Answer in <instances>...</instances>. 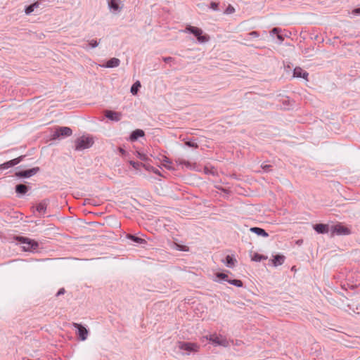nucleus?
Masks as SVG:
<instances>
[{
	"mask_svg": "<svg viewBox=\"0 0 360 360\" xmlns=\"http://www.w3.org/2000/svg\"><path fill=\"white\" fill-rule=\"evenodd\" d=\"M352 13L355 15H360V8H354Z\"/></svg>",
	"mask_w": 360,
	"mask_h": 360,
	"instance_id": "obj_37",
	"label": "nucleus"
},
{
	"mask_svg": "<svg viewBox=\"0 0 360 360\" xmlns=\"http://www.w3.org/2000/svg\"><path fill=\"white\" fill-rule=\"evenodd\" d=\"M186 32L193 34L200 44L206 43L210 40V37L207 34H203L202 30L197 27L189 25L186 28Z\"/></svg>",
	"mask_w": 360,
	"mask_h": 360,
	"instance_id": "obj_2",
	"label": "nucleus"
},
{
	"mask_svg": "<svg viewBox=\"0 0 360 360\" xmlns=\"http://www.w3.org/2000/svg\"><path fill=\"white\" fill-rule=\"evenodd\" d=\"M108 4L110 10L113 13L119 12L122 8L120 0H108Z\"/></svg>",
	"mask_w": 360,
	"mask_h": 360,
	"instance_id": "obj_12",
	"label": "nucleus"
},
{
	"mask_svg": "<svg viewBox=\"0 0 360 360\" xmlns=\"http://www.w3.org/2000/svg\"><path fill=\"white\" fill-rule=\"evenodd\" d=\"M271 166L270 165H267V164H262V168L265 171V172H269L270 170V167Z\"/></svg>",
	"mask_w": 360,
	"mask_h": 360,
	"instance_id": "obj_36",
	"label": "nucleus"
},
{
	"mask_svg": "<svg viewBox=\"0 0 360 360\" xmlns=\"http://www.w3.org/2000/svg\"><path fill=\"white\" fill-rule=\"evenodd\" d=\"M218 7H219V4L218 3H216V2H212L210 4V8L214 10V11H217L218 9Z\"/></svg>",
	"mask_w": 360,
	"mask_h": 360,
	"instance_id": "obj_34",
	"label": "nucleus"
},
{
	"mask_svg": "<svg viewBox=\"0 0 360 360\" xmlns=\"http://www.w3.org/2000/svg\"><path fill=\"white\" fill-rule=\"evenodd\" d=\"M250 35L254 37H257L259 36L258 33L257 32H252L250 33Z\"/></svg>",
	"mask_w": 360,
	"mask_h": 360,
	"instance_id": "obj_41",
	"label": "nucleus"
},
{
	"mask_svg": "<svg viewBox=\"0 0 360 360\" xmlns=\"http://www.w3.org/2000/svg\"><path fill=\"white\" fill-rule=\"evenodd\" d=\"M145 136V132L142 129H135L133 131L129 136V139L131 141H136L139 138L143 137Z\"/></svg>",
	"mask_w": 360,
	"mask_h": 360,
	"instance_id": "obj_17",
	"label": "nucleus"
},
{
	"mask_svg": "<svg viewBox=\"0 0 360 360\" xmlns=\"http://www.w3.org/2000/svg\"><path fill=\"white\" fill-rule=\"evenodd\" d=\"M65 292V289L63 288H62L59 289V290L57 292L56 295V297H58L61 295H63Z\"/></svg>",
	"mask_w": 360,
	"mask_h": 360,
	"instance_id": "obj_38",
	"label": "nucleus"
},
{
	"mask_svg": "<svg viewBox=\"0 0 360 360\" xmlns=\"http://www.w3.org/2000/svg\"><path fill=\"white\" fill-rule=\"evenodd\" d=\"M48 205V200H43L36 207V210L38 212L44 214L46 211Z\"/></svg>",
	"mask_w": 360,
	"mask_h": 360,
	"instance_id": "obj_19",
	"label": "nucleus"
},
{
	"mask_svg": "<svg viewBox=\"0 0 360 360\" xmlns=\"http://www.w3.org/2000/svg\"><path fill=\"white\" fill-rule=\"evenodd\" d=\"M205 173H207V174H214V173H213V172H208V170H207V169L206 167L205 168Z\"/></svg>",
	"mask_w": 360,
	"mask_h": 360,
	"instance_id": "obj_42",
	"label": "nucleus"
},
{
	"mask_svg": "<svg viewBox=\"0 0 360 360\" xmlns=\"http://www.w3.org/2000/svg\"><path fill=\"white\" fill-rule=\"evenodd\" d=\"M179 250H182V251H186V250L185 248H179Z\"/></svg>",
	"mask_w": 360,
	"mask_h": 360,
	"instance_id": "obj_44",
	"label": "nucleus"
},
{
	"mask_svg": "<svg viewBox=\"0 0 360 360\" xmlns=\"http://www.w3.org/2000/svg\"><path fill=\"white\" fill-rule=\"evenodd\" d=\"M40 169L38 167L32 169L16 172L15 175L18 178H30L39 172Z\"/></svg>",
	"mask_w": 360,
	"mask_h": 360,
	"instance_id": "obj_8",
	"label": "nucleus"
},
{
	"mask_svg": "<svg viewBox=\"0 0 360 360\" xmlns=\"http://www.w3.org/2000/svg\"><path fill=\"white\" fill-rule=\"evenodd\" d=\"M235 262L236 259L231 255H227L225 258V264L227 267L232 268Z\"/></svg>",
	"mask_w": 360,
	"mask_h": 360,
	"instance_id": "obj_23",
	"label": "nucleus"
},
{
	"mask_svg": "<svg viewBox=\"0 0 360 360\" xmlns=\"http://www.w3.org/2000/svg\"><path fill=\"white\" fill-rule=\"evenodd\" d=\"M228 283L239 288L243 287V285L242 281L238 279H229V281H228Z\"/></svg>",
	"mask_w": 360,
	"mask_h": 360,
	"instance_id": "obj_26",
	"label": "nucleus"
},
{
	"mask_svg": "<svg viewBox=\"0 0 360 360\" xmlns=\"http://www.w3.org/2000/svg\"><path fill=\"white\" fill-rule=\"evenodd\" d=\"M164 161H165V162H168V163H169V162H169V159H168L167 158H166V157L165 158V160H164Z\"/></svg>",
	"mask_w": 360,
	"mask_h": 360,
	"instance_id": "obj_43",
	"label": "nucleus"
},
{
	"mask_svg": "<svg viewBox=\"0 0 360 360\" xmlns=\"http://www.w3.org/2000/svg\"><path fill=\"white\" fill-rule=\"evenodd\" d=\"M120 64V59L117 58H112L110 60H108L105 65H101L103 68H113L118 67Z\"/></svg>",
	"mask_w": 360,
	"mask_h": 360,
	"instance_id": "obj_16",
	"label": "nucleus"
},
{
	"mask_svg": "<svg viewBox=\"0 0 360 360\" xmlns=\"http://www.w3.org/2000/svg\"><path fill=\"white\" fill-rule=\"evenodd\" d=\"M94 144V140L91 137L82 136L75 141V150H82L89 148Z\"/></svg>",
	"mask_w": 360,
	"mask_h": 360,
	"instance_id": "obj_3",
	"label": "nucleus"
},
{
	"mask_svg": "<svg viewBox=\"0 0 360 360\" xmlns=\"http://www.w3.org/2000/svg\"><path fill=\"white\" fill-rule=\"evenodd\" d=\"M351 233V231L346 226H342L341 224H338L331 226V235L338 236H347Z\"/></svg>",
	"mask_w": 360,
	"mask_h": 360,
	"instance_id": "obj_5",
	"label": "nucleus"
},
{
	"mask_svg": "<svg viewBox=\"0 0 360 360\" xmlns=\"http://www.w3.org/2000/svg\"><path fill=\"white\" fill-rule=\"evenodd\" d=\"M127 238L129 240H131L132 242L138 244H146V240L143 238H141L140 237H138L135 235L132 234H127Z\"/></svg>",
	"mask_w": 360,
	"mask_h": 360,
	"instance_id": "obj_20",
	"label": "nucleus"
},
{
	"mask_svg": "<svg viewBox=\"0 0 360 360\" xmlns=\"http://www.w3.org/2000/svg\"><path fill=\"white\" fill-rule=\"evenodd\" d=\"M105 117L115 122H118L121 120L122 114L119 112L107 110L105 112Z\"/></svg>",
	"mask_w": 360,
	"mask_h": 360,
	"instance_id": "obj_11",
	"label": "nucleus"
},
{
	"mask_svg": "<svg viewBox=\"0 0 360 360\" xmlns=\"http://www.w3.org/2000/svg\"><path fill=\"white\" fill-rule=\"evenodd\" d=\"M14 239L19 244L22 245L21 248L23 251L34 252L36 251L39 248L38 242L33 239H30L29 238L20 236H15Z\"/></svg>",
	"mask_w": 360,
	"mask_h": 360,
	"instance_id": "obj_1",
	"label": "nucleus"
},
{
	"mask_svg": "<svg viewBox=\"0 0 360 360\" xmlns=\"http://www.w3.org/2000/svg\"><path fill=\"white\" fill-rule=\"evenodd\" d=\"M185 144H186V146H187L188 147H190V148H198V143L194 140L186 141H185Z\"/></svg>",
	"mask_w": 360,
	"mask_h": 360,
	"instance_id": "obj_29",
	"label": "nucleus"
},
{
	"mask_svg": "<svg viewBox=\"0 0 360 360\" xmlns=\"http://www.w3.org/2000/svg\"><path fill=\"white\" fill-rule=\"evenodd\" d=\"M206 338L215 345L223 347H227L229 345V342L226 338L218 336L217 334H210V335H207Z\"/></svg>",
	"mask_w": 360,
	"mask_h": 360,
	"instance_id": "obj_6",
	"label": "nucleus"
},
{
	"mask_svg": "<svg viewBox=\"0 0 360 360\" xmlns=\"http://www.w3.org/2000/svg\"><path fill=\"white\" fill-rule=\"evenodd\" d=\"M163 60L165 62V63H169L172 60H174V58H172V57H165V58H163Z\"/></svg>",
	"mask_w": 360,
	"mask_h": 360,
	"instance_id": "obj_40",
	"label": "nucleus"
},
{
	"mask_svg": "<svg viewBox=\"0 0 360 360\" xmlns=\"http://www.w3.org/2000/svg\"><path fill=\"white\" fill-rule=\"evenodd\" d=\"M46 2V0H39L28 5L25 8V13L27 15H30L34 11L36 13H39L45 7Z\"/></svg>",
	"mask_w": 360,
	"mask_h": 360,
	"instance_id": "obj_4",
	"label": "nucleus"
},
{
	"mask_svg": "<svg viewBox=\"0 0 360 360\" xmlns=\"http://www.w3.org/2000/svg\"><path fill=\"white\" fill-rule=\"evenodd\" d=\"M266 259H267V257L260 255V254H258V253L255 254V255L252 258V259L255 262H261L262 260H265Z\"/></svg>",
	"mask_w": 360,
	"mask_h": 360,
	"instance_id": "obj_28",
	"label": "nucleus"
},
{
	"mask_svg": "<svg viewBox=\"0 0 360 360\" xmlns=\"http://www.w3.org/2000/svg\"><path fill=\"white\" fill-rule=\"evenodd\" d=\"M72 130L68 127H58L56 129L53 137V139L58 138L60 136L68 137L71 136Z\"/></svg>",
	"mask_w": 360,
	"mask_h": 360,
	"instance_id": "obj_7",
	"label": "nucleus"
},
{
	"mask_svg": "<svg viewBox=\"0 0 360 360\" xmlns=\"http://www.w3.org/2000/svg\"><path fill=\"white\" fill-rule=\"evenodd\" d=\"M217 277L224 280V281H226L228 283V281H229V276L227 274L221 272H219L216 274Z\"/></svg>",
	"mask_w": 360,
	"mask_h": 360,
	"instance_id": "obj_30",
	"label": "nucleus"
},
{
	"mask_svg": "<svg viewBox=\"0 0 360 360\" xmlns=\"http://www.w3.org/2000/svg\"><path fill=\"white\" fill-rule=\"evenodd\" d=\"M198 348V346L196 344L192 342H182L180 345L181 349L187 351L188 352L197 351Z\"/></svg>",
	"mask_w": 360,
	"mask_h": 360,
	"instance_id": "obj_14",
	"label": "nucleus"
},
{
	"mask_svg": "<svg viewBox=\"0 0 360 360\" xmlns=\"http://www.w3.org/2000/svg\"><path fill=\"white\" fill-rule=\"evenodd\" d=\"M137 158L143 161H146L148 159L146 155L141 153L140 152H137Z\"/></svg>",
	"mask_w": 360,
	"mask_h": 360,
	"instance_id": "obj_33",
	"label": "nucleus"
},
{
	"mask_svg": "<svg viewBox=\"0 0 360 360\" xmlns=\"http://www.w3.org/2000/svg\"><path fill=\"white\" fill-rule=\"evenodd\" d=\"M141 87V82L139 81H136L133 84L131 87L130 91L133 95L137 94L139 88Z\"/></svg>",
	"mask_w": 360,
	"mask_h": 360,
	"instance_id": "obj_24",
	"label": "nucleus"
},
{
	"mask_svg": "<svg viewBox=\"0 0 360 360\" xmlns=\"http://www.w3.org/2000/svg\"><path fill=\"white\" fill-rule=\"evenodd\" d=\"M314 229L321 234L327 233L329 231V225L325 224H316L314 226Z\"/></svg>",
	"mask_w": 360,
	"mask_h": 360,
	"instance_id": "obj_15",
	"label": "nucleus"
},
{
	"mask_svg": "<svg viewBox=\"0 0 360 360\" xmlns=\"http://www.w3.org/2000/svg\"><path fill=\"white\" fill-rule=\"evenodd\" d=\"M309 73L300 67H296L293 70V77L297 78H303L307 80Z\"/></svg>",
	"mask_w": 360,
	"mask_h": 360,
	"instance_id": "obj_13",
	"label": "nucleus"
},
{
	"mask_svg": "<svg viewBox=\"0 0 360 360\" xmlns=\"http://www.w3.org/2000/svg\"><path fill=\"white\" fill-rule=\"evenodd\" d=\"M129 164L136 169H138L140 166H143V167H146V169H149V168L147 167V166L146 165H144L141 162L130 160Z\"/></svg>",
	"mask_w": 360,
	"mask_h": 360,
	"instance_id": "obj_25",
	"label": "nucleus"
},
{
	"mask_svg": "<svg viewBox=\"0 0 360 360\" xmlns=\"http://www.w3.org/2000/svg\"><path fill=\"white\" fill-rule=\"evenodd\" d=\"M73 326L77 330V334L79 337V339L82 341L86 340L89 334L88 330L80 323H74Z\"/></svg>",
	"mask_w": 360,
	"mask_h": 360,
	"instance_id": "obj_10",
	"label": "nucleus"
},
{
	"mask_svg": "<svg viewBox=\"0 0 360 360\" xmlns=\"http://www.w3.org/2000/svg\"><path fill=\"white\" fill-rule=\"evenodd\" d=\"M25 158V155H20L17 158L13 159L11 160H9L8 162H6L3 164L0 165V169H7L8 168H11L12 167H14L21 162L24 158Z\"/></svg>",
	"mask_w": 360,
	"mask_h": 360,
	"instance_id": "obj_9",
	"label": "nucleus"
},
{
	"mask_svg": "<svg viewBox=\"0 0 360 360\" xmlns=\"http://www.w3.org/2000/svg\"><path fill=\"white\" fill-rule=\"evenodd\" d=\"M250 231L259 236L264 238L269 236V233L264 229L259 227H252L250 229Z\"/></svg>",
	"mask_w": 360,
	"mask_h": 360,
	"instance_id": "obj_18",
	"label": "nucleus"
},
{
	"mask_svg": "<svg viewBox=\"0 0 360 360\" xmlns=\"http://www.w3.org/2000/svg\"><path fill=\"white\" fill-rule=\"evenodd\" d=\"M15 192L20 195H25L29 189V187L25 184H20L15 186Z\"/></svg>",
	"mask_w": 360,
	"mask_h": 360,
	"instance_id": "obj_21",
	"label": "nucleus"
},
{
	"mask_svg": "<svg viewBox=\"0 0 360 360\" xmlns=\"http://www.w3.org/2000/svg\"><path fill=\"white\" fill-rule=\"evenodd\" d=\"M119 150V152L120 153V154L122 155V156H125L127 155V152L124 149H123L122 148L120 147L118 148Z\"/></svg>",
	"mask_w": 360,
	"mask_h": 360,
	"instance_id": "obj_39",
	"label": "nucleus"
},
{
	"mask_svg": "<svg viewBox=\"0 0 360 360\" xmlns=\"http://www.w3.org/2000/svg\"><path fill=\"white\" fill-rule=\"evenodd\" d=\"M285 257L283 255H276L274 257L273 259V264L275 266L281 265L283 264L285 261Z\"/></svg>",
	"mask_w": 360,
	"mask_h": 360,
	"instance_id": "obj_22",
	"label": "nucleus"
},
{
	"mask_svg": "<svg viewBox=\"0 0 360 360\" xmlns=\"http://www.w3.org/2000/svg\"><path fill=\"white\" fill-rule=\"evenodd\" d=\"M271 32L277 34L278 39H279L280 40H283L282 34H281L279 33L280 32V30L278 28H274L272 30Z\"/></svg>",
	"mask_w": 360,
	"mask_h": 360,
	"instance_id": "obj_32",
	"label": "nucleus"
},
{
	"mask_svg": "<svg viewBox=\"0 0 360 360\" xmlns=\"http://www.w3.org/2000/svg\"><path fill=\"white\" fill-rule=\"evenodd\" d=\"M147 167L149 168L148 170L151 169L153 171V172H154L155 174L161 176V174L158 169L154 168L153 167H150V166H147Z\"/></svg>",
	"mask_w": 360,
	"mask_h": 360,
	"instance_id": "obj_35",
	"label": "nucleus"
},
{
	"mask_svg": "<svg viewBox=\"0 0 360 360\" xmlns=\"http://www.w3.org/2000/svg\"><path fill=\"white\" fill-rule=\"evenodd\" d=\"M99 42L96 40L92 39L89 41V44L86 45V46H83L84 49H87L89 47L90 48H96L98 46Z\"/></svg>",
	"mask_w": 360,
	"mask_h": 360,
	"instance_id": "obj_27",
	"label": "nucleus"
},
{
	"mask_svg": "<svg viewBox=\"0 0 360 360\" xmlns=\"http://www.w3.org/2000/svg\"><path fill=\"white\" fill-rule=\"evenodd\" d=\"M184 162V164H185V165H189V162Z\"/></svg>",
	"mask_w": 360,
	"mask_h": 360,
	"instance_id": "obj_45",
	"label": "nucleus"
},
{
	"mask_svg": "<svg viewBox=\"0 0 360 360\" xmlns=\"http://www.w3.org/2000/svg\"><path fill=\"white\" fill-rule=\"evenodd\" d=\"M235 11V8H233V6H232L231 5H229L225 9L224 11V13L225 14H227V15H229V14H231L233 13H234Z\"/></svg>",
	"mask_w": 360,
	"mask_h": 360,
	"instance_id": "obj_31",
	"label": "nucleus"
}]
</instances>
